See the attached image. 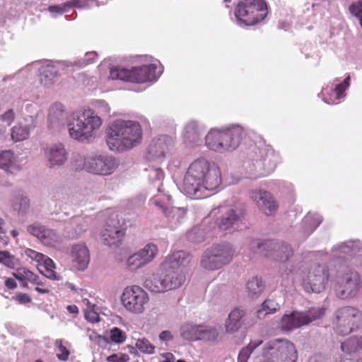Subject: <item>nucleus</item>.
<instances>
[{
	"mask_svg": "<svg viewBox=\"0 0 362 362\" xmlns=\"http://www.w3.org/2000/svg\"><path fill=\"white\" fill-rule=\"evenodd\" d=\"M222 183L221 169L214 162L204 158L192 161L183 180V191L192 199L208 197L206 192L218 189Z\"/></svg>",
	"mask_w": 362,
	"mask_h": 362,
	"instance_id": "1",
	"label": "nucleus"
},
{
	"mask_svg": "<svg viewBox=\"0 0 362 362\" xmlns=\"http://www.w3.org/2000/svg\"><path fill=\"white\" fill-rule=\"evenodd\" d=\"M142 137L143 130L139 122L117 119L107 129L106 142L111 151L124 152L139 145Z\"/></svg>",
	"mask_w": 362,
	"mask_h": 362,
	"instance_id": "2",
	"label": "nucleus"
},
{
	"mask_svg": "<svg viewBox=\"0 0 362 362\" xmlns=\"http://www.w3.org/2000/svg\"><path fill=\"white\" fill-rule=\"evenodd\" d=\"M141 64L130 69L112 66L110 69V78L113 80L134 83H152L156 82L163 72L160 62L150 56L141 57Z\"/></svg>",
	"mask_w": 362,
	"mask_h": 362,
	"instance_id": "3",
	"label": "nucleus"
},
{
	"mask_svg": "<svg viewBox=\"0 0 362 362\" xmlns=\"http://www.w3.org/2000/svg\"><path fill=\"white\" fill-rule=\"evenodd\" d=\"M103 122V119L92 109H81L74 112L67 122L69 136L78 142L90 141L95 138Z\"/></svg>",
	"mask_w": 362,
	"mask_h": 362,
	"instance_id": "4",
	"label": "nucleus"
},
{
	"mask_svg": "<svg viewBox=\"0 0 362 362\" xmlns=\"http://www.w3.org/2000/svg\"><path fill=\"white\" fill-rule=\"evenodd\" d=\"M279 157L269 146H255L243 163L246 176L257 179L272 173L276 168Z\"/></svg>",
	"mask_w": 362,
	"mask_h": 362,
	"instance_id": "5",
	"label": "nucleus"
},
{
	"mask_svg": "<svg viewBox=\"0 0 362 362\" xmlns=\"http://www.w3.org/2000/svg\"><path fill=\"white\" fill-rule=\"evenodd\" d=\"M330 286L335 296L341 300L356 298L362 288V279L360 274L340 265L335 276L330 279Z\"/></svg>",
	"mask_w": 362,
	"mask_h": 362,
	"instance_id": "6",
	"label": "nucleus"
},
{
	"mask_svg": "<svg viewBox=\"0 0 362 362\" xmlns=\"http://www.w3.org/2000/svg\"><path fill=\"white\" fill-rule=\"evenodd\" d=\"M74 166L76 170L87 173L107 176L112 174L117 165L115 159L101 152H91L85 156L78 155L74 160Z\"/></svg>",
	"mask_w": 362,
	"mask_h": 362,
	"instance_id": "7",
	"label": "nucleus"
},
{
	"mask_svg": "<svg viewBox=\"0 0 362 362\" xmlns=\"http://www.w3.org/2000/svg\"><path fill=\"white\" fill-rule=\"evenodd\" d=\"M186 277L180 269L164 268L162 263L159 272L145 281L146 288L153 293H160L175 290L182 286Z\"/></svg>",
	"mask_w": 362,
	"mask_h": 362,
	"instance_id": "8",
	"label": "nucleus"
},
{
	"mask_svg": "<svg viewBox=\"0 0 362 362\" xmlns=\"http://www.w3.org/2000/svg\"><path fill=\"white\" fill-rule=\"evenodd\" d=\"M235 251L228 243L214 245L204 250L200 258V267L205 271L214 272L230 264Z\"/></svg>",
	"mask_w": 362,
	"mask_h": 362,
	"instance_id": "9",
	"label": "nucleus"
},
{
	"mask_svg": "<svg viewBox=\"0 0 362 362\" xmlns=\"http://www.w3.org/2000/svg\"><path fill=\"white\" fill-rule=\"evenodd\" d=\"M268 10L264 0H241L237 4L234 16L240 26H252L264 20Z\"/></svg>",
	"mask_w": 362,
	"mask_h": 362,
	"instance_id": "10",
	"label": "nucleus"
},
{
	"mask_svg": "<svg viewBox=\"0 0 362 362\" xmlns=\"http://www.w3.org/2000/svg\"><path fill=\"white\" fill-rule=\"evenodd\" d=\"M264 356L274 362H296L298 351L293 342L287 339H271L264 345Z\"/></svg>",
	"mask_w": 362,
	"mask_h": 362,
	"instance_id": "11",
	"label": "nucleus"
},
{
	"mask_svg": "<svg viewBox=\"0 0 362 362\" xmlns=\"http://www.w3.org/2000/svg\"><path fill=\"white\" fill-rule=\"evenodd\" d=\"M325 314L322 308H312L308 310H293L290 314H284L280 321L279 327L283 331L290 332L303 326L308 325L321 318Z\"/></svg>",
	"mask_w": 362,
	"mask_h": 362,
	"instance_id": "12",
	"label": "nucleus"
},
{
	"mask_svg": "<svg viewBox=\"0 0 362 362\" xmlns=\"http://www.w3.org/2000/svg\"><path fill=\"white\" fill-rule=\"evenodd\" d=\"M362 325V312L351 307H343L335 312L334 329L340 335H346Z\"/></svg>",
	"mask_w": 362,
	"mask_h": 362,
	"instance_id": "13",
	"label": "nucleus"
},
{
	"mask_svg": "<svg viewBox=\"0 0 362 362\" xmlns=\"http://www.w3.org/2000/svg\"><path fill=\"white\" fill-rule=\"evenodd\" d=\"M148 301L147 292L136 285L125 287L121 296V303L124 308L134 315L144 313Z\"/></svg>",
	"mask_w": 362,
	"mask_h": 362,
	"instance_id": "14",
	"label": "nucleus"
},
{
	"mask_svg": "<svg viewBox=\"0 0 362 362\" xmlns=\"http://www.w3.org/2000/svg\"><path fill=\"white\" fill-rule=\"evenodd\" d=\"M333 259H345L351 266L362 267V243L358 240H350L334 245L330 251Z\"/></svg>",
	"mask_w": 362,
	"mask_h": 362,
	"instance_id": "15",
	"label": "nucleus"
},
{
	"mask_svg": "<svg viewBox=\"0 0 362 362\" xmlns=\"http://www.w3.org/2000/svg\"><path fill=\"white\" fill-rule=\"evenodd\" d=\"M148 180L150 184V194L151 198L150 203L157 208H163L165 201L170 200V195L163 189L164 173L160 168L150 166L146 169Z\"/></svg>",
	"mask_w": 362,
	"mask_h": 362,
	"instance_id": "16",
	"label": "nucleus"
},
{
	"mask_svg": "<svg viewBox=\"0 0 362 362\" xmlns=\"http://www.w3.org/2000/svg\"><path fill=\"white\" fill-rule=\"evenodd\" d=\"M221 214L217 221V226L220 230L226 231L232 229L240 220L243 212L236 205L223 204L211 210V216Z\"/></svg>",
	"mask_w": 362,
	"mask_h": 362,
	"instance_id": "17",
	"label": "nucleus"
},
{
	"mask_svg": "<svg viewBox=\"0 0 362 362\" xmlns=\"http://www.w3.org/2000/svg\"><path fill=\"white\" fill-rule=\"evenodd\" d=\"M329 278L328 270L325 267L315 264L310 267L307 276L303 278V288L308 293H320L325 288Z\"/></svg>",
	"mask_w": 362,
	"mask_h": 362,
	"instance_id": "18",
	"label": "nucleus"
},
{
	"mask_svg": "<svg viewBox=\"0 0 362 362\" xmlns=\"http://www.w3.org/2000/svg\"><path fill=\"white\" fill-rule=\"evenodd\" d=\"M47 166L56 168L64 165L69 158V152L65 145L61 142L46 144L42 148Z\"/></svg>",
	"mask_w": 362,
	"mask_h": 362,
	"instance_id": "19",
	"label": "nucleus"
},
{
	"mask_svg": "<svg viewBox=\"0 0 362 362\" xmlns=\"http://www.w3.org/2000/svg\"><path fill=\"white\" fill-rule=\"evenodd\" d=\"M39 71V80L40 84L45 88H51L57 81L58 70L56 66L50 62H34L21 69L20 73L27 71Z\"/></svg>",
	"mask_w": 362,
	"mask_h": 362,
	"instance_id": "20",
	"label": "nucleus"
},
{
	"mask_svg": "<svg viewBox=\"0 0 362 362\" xmlns=\"http://www.w3.org/2000/svg\"><path fill=\"white\" fill-rule=\"evenodd\" d=\"M225 144L221 146L225 147L226 153L237 149L240 145L244 136L249 133V129L238 124H231L223 127Z\"/></svg>",
	"mask_w": 362,
	"mask_h": 362,
	"instance_id": "21",
	"label": "nucleus"
},
{
	"mask_svg": "<svg viewBox=\"0 0 362 362\" xmlns=\"http://www.w3.org/2000/svg\"><path fill=\"white\" fill-rule=\"evenodd\" d=\"M124 231L118 221L107 223L101 229L100 237L101 241L109 247H117L121 244Z\"/></svg>",
	"mask_w": 362,
	"mask_h": 362,
	"instance_id": "22",
	"label": "nucleus"
},
{
	"mask_svg": "<svg viewBox=\"0 0 362 362\" xmlns=\"http://www.w3.org/2000/svg\"><path fill=\"white\" fill-rule=\"evenodd\" d=\"M203 125L197 120L190 119L185 123L182 131V139L189 148H194L202 144L204 132Z\"/></svg>",
	"mask_w": 362,
	"mask_h": 362,
	"instance_id": "23",
	"label": "nucleus"
},
{
	"mask_svg": "<svg viewBox=\"0 0 362 362\" xmlns=\"http://www.w3.org/2000/svg\"><path fill=\"white\" fill-rule=\"evenodd\" d=\"M173 144V139L167 135H160L153 138L148 148L149 158L163 159Z\"/></svg>",
	"mask_w": 362,
	"mask_h": 362,
	"instance_id": "24",
	"label": "nucleus"
},
{
	"mask_svg": "<svg viewBox=\"0 0 362 362\" xmlns=\"http://www.w3.org/2000/svg\"><path fill=\"white\" fill-rule=\"evenodd\" d=\"M250 198L267 216L273 214L278 209V204L274 197L267 191L262 189L252 190L250 192Z\"/></svg>",
	"mask_w": 362,
	"mask_h": 362,
	"instance_id": "25",
	"label": "nucleus"
},
{
	"mask_svg": "<svg viewBox=\"0 0 362 362\" xmlns=\"http://www.w3.org/2000/svg\"><path fill=\"white\" fill-rule=\"evenodd\" d=\"M66 109L60 103H53L49 108L47 115V128L52 132H59L64 128L66 122Z\"/></svg>",
	"mask_w": 362,
	"mask_h": 362,
	"instance_id": "26",
	"label": "nucleus"
},
{
	"mask_svg": "<svg viewBox=\"0 0 362 362\" xmlns=\"http://www.w3.org/2000/svg\"><path fill=\"white\" fill-rule=\"evenodd\" d=\"M71 269L77 272L86 270L90 262L89 251L83 244L74 245L70 250Z\"/></svg>",
	"mask_w": 362,
	"mask_h": 362,
	"instance_id": "27",
	"label": "nucleus"
},
{
	"mask_svg": "<svg viewBox=\"0 0 362 362\" xmlns=\"http://www.w3.org/2000/svg\"><path fill=\"white\" fill-rule=\"evenodd\" d=\"M351 77L347 76L343 82L337 84L333 88L332 86L329 87L328 86L322 89L320 93L318 94L319 97L322 98V100L329 105L337 103L336 100H340L344 98L346 95L344 92L348 89L350 86Z\"/></svg>",
	"mask_w": 362,
	"mask_h": 362,
	"instance_id": "28",
	"label": "nucleus"
},
{
	"mask_svg": "<svg viewBox=\"0 0 362 362\" xmlns=\"http://www.w3.org/2000/svg\"><path fill=\"white\" fill-rule=\"evenodd\" d=\"M37 124L36 116H28L25 117L23 121L17 123L11 128V139L18 142L26 140L30 136V132L33 130Z\"/></svg>",
	"mask_w": 362,
	"mask_h": 362,
	"instance_id": "29",
	"label": "nucleus"
},
{
	"mask_svg": "<svg viewBox=\"0 0 362 362\" xmlns=\"http://www.w3.org/2000/svg\"><path fill=\"white\" fill-rule=\"evenodd\" d=\"M163 204V208H158L163 213L167 222V226L173 229L177 228L185 219L187 210L184 207H168L167 202Z\"/></svg>",
	"mask_w": 362,
	"mask_h": 362,
	"instance_id": "30",
	"label": "nucleus"
},
{
	"mask_svg": "<svg viewBox=\"0 0 362 362\" xmlns=\"http://www.w3.org/2000/svg\"><path fill=\"white\" fill-rule=\"evenodd\" d=\"M89 223L88 218L75 216L66 223L64 235L70 238H76L88 228Z\"/></svg>",
	"mask_w": 362,
	"mask_h": 362,
	"instance_id": "31",
	"label": "nucleus"
},
{
	"mask_svg": "<svg viewBox=\"0 0 362 362\" xmlns=\"http://www.w3.org/2000/svg\"><path fill=\"white\" fill-rule=\"evenodd\" d=\"M205 146L211 151L219 153H225V147L221 146L225 144L223 127L221 128H212L206 134L204 138Z\"/></svg>",
	"mask_w": 362,
	"mask_h": 362,
	"instance_id": "32",
	"label": "nucleus"
},
{
	"mask_svg": "<svg viewBox=\"0 0 362 362\" xmlns=\"http://www.w3.org/2000/svg\"><path fill=\"white\" fill-rule=\"evenodd\" d=\"M192 259V256L187 252L180 250L167 256L163 262V267L165 269L171 267L175 269H180V267H185L189 265Z\"/></svg>",
	"mask_w": 362,
	"mask_h": 362,
	"instance_id": "33",
	"label": "nucleus"
},
{
	"mask_svg": "<svg viewBox=\"0 0 362 362\" xmlns=\"http://www.w3.org/2000/svg\"><path fill=\"white\" fill-rule=\"evenodd\" d=\"M245 315V310L241 308H235L232 310L225 322L226 332L229 334L238 332L243 325Z\"/></svg>",
	"mask_w": 362,
	"mask_h": 362,
	"instance_id": "34",
	"label": "nucleus"
},
{
	"mask_svg": "<svg viewBox=\"0 0 362 362\" xmlns=\"http://www.w3.org/2000/svg\"><path fill=\"white\" fill-rule=\"evenodd\" d=\"M322 221V216L317 213H308L301 223L302 237L309 236Z\"/></svg>",
	"mask_w": 362,
	"mask_h": 362,
	"instance_id": "35",
	"label": "nucleus"
},
{
	"mask_svg": "<svg viewBox=\"0 0 362 362\" xmlns=\"http://www.w3.org/2000/svg\"><path fill=\"white\" fill-rule=\"evenodd\" d=\"M0 168L11 173L20 170L18 158L12 151H0Z\"/></svg>",
	"mask_w": 362,
	"mask_h": 362,
	"instance_id": "36",
	"label": "nucleus"
},
{
	"mask_svg": "<svg viewBox=\"0 0 362 362\" xmlns=\"http://www.w3.org/2000/svg\"><path fill=\"white\" fill-rule=\"evenodd\" d=\"M199 325L189 322L183 323L179 329L182 339L188 341H198Z\"/></svg>",
	"mask_w": 362,
	"mask_h": 362,
	"instance_id": "37",
	"label": "nucleus"
},
{
	"mask_svg": "<svg viewBox=\"0 0 362 362\" xmlns=\"http://www.w3.org/2000/svg\"><path fill=\"white\" fill-rule=\"evenodd\" d=\"M344 352L349 355L356 354L362 350V336H353L346 339L341 345Z\"/></svg>",
	"mask_w": 362,
	"mask_h": 362,
	"instance_id": "38",
	"label": "nucleus"
},
{
	"mask_svg": "<svg viewBox=\"0 0 362 362\" xmlns=\"http://www.w3.org/2000/svg\"><path fill=\"white\" fill-rule=\"evenodd\" d=\"M281 305L276 300L271 298L266 299L257 310V317L263 319L267 315L273 314L279 310Z\"/></svg>",
	"mask_w": 362,
	"mask_h": 362,
	"instance_id": "39",
	"label": "nucleus"
},
{
	"mask_svg": "<svg viewBox=\"0 0 362 362\" xmlns=\"http://www.w3.org/2000/svg\"><path fill=\"white\" fill-rule=\"evenodd\" d=\"M218 335L216 328L206 325H199L198 341L216 342L218 340Z\"/></svg>",
	"mask_w": 362,
	"mask_h": 362,
	"instance_id": "40",
	"label": "nucleus"
},
{
	"mask_svg": "<svg viewBox=\"0 0 362 362\" xmlns=\"http://www.w3.org/2000/svg\"><path fill=\"white\" fill-rule=\"evenodd\" d=\"M272 247L275 249L272 257L278 262H284L293 255V250L288 244L277 245L273 243Z\"/></svg>",
	"mask_w": 362,
	"mask_h": 362,
	"instance_id": "41",
	"label": "nucleus"
},
{
	"mask_svg": "<svg viewBox=\"0 0 362 362\" xmlns=\"http://www.w3.org/2000/svg\"><path fill=\"white\" fill-rule=\"evenodd\" d=\"M39 266L43 268V269L39 268L40 272L47 278L57 281L60 279L59 276L54 271L55 264L49 257L45 256Z\"/></svg>",
	"mask_w": 362,
	"mask_h": 362,
	"instance_id": "42",
	"label": "nucleus"
},
{
	"mask_svg": "<svg viewBox=\"0 0 362 362\" xmlns=\"http://www.w3.org/2000/svg\"><path fill=\"white\" fill-rule=\"evenodd\" d=\"M264 289V284L262 280L258 277H252L246 285V291L247 295L252 298H255L261 295Z\"/></svg>",
	"mask_w": 362,
	"mask_h": 362,
	"instance_id": "43",
	"label": "nucleus"
},
{
	"mask_svg": "<svg viewBox=\"0 0 362 362\" xmlns=\"http://www.w3.org/2000/svg\"><path fill=\"white\" fill-rule=\"evenodd\" d=\"M61 242V236L55 230L47 228L41 243L47 247H57Z\"/></svg>",
	"mask_w": 362,
	"mask_h": 362,
	"instance_id": "44",
	"label": "nucleus"
},
{
	"mask_svg": "<svg viewBox=\"0 0 362 362\" xmlns=\"http://www.w3.org/2000/svg\"><path fill=\"white\" fill-rule=\"evenodd\" d=\"M145 262L148 264L157 256L158 249L154 243H148L143 248L137 251Z\"/></svg>",
	"mask_w": 362,
	"mask_h": 362,
	"instance_id": "45",
	"label": "nucleus"
},
{
	"mask_svg": "<svg viewBox=\"0 0 362 362\" xmlns=\"http://www.w3.org/2000/svg\"><path fill=\"white\" fill-rule=\"evenodd\" d=\"M13 275L16 279L23 282L24 286L26 285L27 282H37L38 277L35 274L25 267L18 269L16 272L13 273Z\"/></svg>",
	"mask_w": 362,
	"mask_h": 362,
	"instance_id": "46",
	"label": "nucleus"
},
{
	"mask_svg": "<svg viewBox=\"0 0 362 362\" xmlns=\"http://www.w3.org/2000/svg\"><path fill=\"white\" fill-rule=\"evenodd\" d=\"M146 264L138 252L130 255L126 260L127 268L131 272H136Z\"/></svg>",
	"mask_w": 362,
	"mask_h": 362,
	"instance_id": "47",
	"label": "nucleus"
},
{
	"mask_svg": "<svg viewBox=\"0 0 362 362\" xmlns=\"http://www.w3.org/2000/svg\"><path fill=\"white\" fill-rule=\"evenodd\" d=\"M262 344V341L259 339L250 341V343L246 347L242 349L239 353L238 362H247L251 354Z\"/></svg>",
	"mask_w": 362,
	"mask_h": 362,
	"instance_id": "48",
	"label": "nucleus"
},
{
	"mask_svg": "<svg viewBox=\"0 0 362 362\" xmlns=\"http://www.w3.org/2000/svg\"><path fill=\"white\" fill-rule=\"evenodd\" d=\"M68 3L70 11L74 8L90 9L100 6L98 0H69Z\"/></svg>",
	"mask_w": 362,
	"mask_h": 362,
	"instance_id": "49",
	"label": "nucleus"
},
{
	"mask_svg": "<svg viewBox=\"0 0 362 362\" xmlns=\"http://www.w3.org/2000/svg\"><path fill=\"white\" fill-rule=\"evenodd\" d=\"M272 242L264 243L260 240L255 239L250 242V248L255 253L267 256L269 254L264 250L268 248H272Z\"/></svg>",
	"mask_w": 362,
	"mask_h": 362,
	"instance_id": "50",
	"label": "nucleus"
},
{
	"mask_svg": "<svg viewBox=\"0 0 362 362\" xmlns=\"http://www.w3.org/2000/svg\"><path fill=\"white\" fill-rule=\"evenodd\" d=\"M135 346L139 351L144 354L151 355L153 354L156 351V346L145 337L136 339Z\"/></svg>",
	"mask_w": 362,
	"mask_h": 362,
	"instance_id": "51",
	"label": "nucleus"
},
{
	"mask_svg": "<svg viewBox=\"0 0 362 362\" xmlns=\"http://www.w3.org/2000/svg\"><path fill=\"white\" fill-rule=\"evenodd\" d=\"M47 11L49 12L52 17L57 18L58 16L69 13L70 11V7L67 1L60 4L49 6Z\"/></svg>",
	"mask_w": 362,
	"mask_h": 362,
	"instance_id": "52",
	"label": "nucleus"
},
{
	"mask_svg": "<svg viewBox=\"0 0 362 362\" xmlns=\"http://www.w3.org/2000/svg\"><path fill=\"white\" fill-rule=\"evenodd\" d=\"M93 107L94 109L92 110L101 118L102 117L110 115L111 109L108 103L105 100H95L93 103Z\"/></svg>",
	"mask_w": 362,
	"mask_h": 362,
	"instance_id": "53",
	"label": "nucleus"
},
{
	"mask_svg": "<svg viewBox=\"0 0 362 362\" xmlns=\"http://www.w3.org/2000/svg\"><path fill=\"white\" fill-rule=\"evenodd\" d=\"M0 263L8 268L13 269L18 265V260L9 252L4 251L0 254Z\"/></svg>",
	"mask_w": 362,
	"mask_h": 362,
	"instance_id": "54",
	"label": "nucleus"
},
{
	"mask_svg": "<svg viewBox=\"0 0 362 362\" xmlns=\"http://www.w3.org/2000/svg\"><path fill=\"white\" fill-rule=\"evenodd\" d=\"M47 229V227L39 223H34L30 226H28L27 230L28 232L36 237L40 242L43 238V235L45 234V232Z\"/></svg>",
	"mask_w": 362,
	"mask_h": 362,
	"instance_id": "55",
	"label": "nucleus"
},
{
	"mask_svg": "<svg viewBox=\"0 0 362 362\" xmlns=\"http://www.w3.org/2000/svg\"><path fill=\"white\" fill-rule=\"evenodd\" d=\"M29 206L30 199L27 197L23 196L17 197L13 204V209L22 213L25 212L29 208Z\"/></svg>",
	"mask_w": 362,
	"mask_h": 362,
	"instance_id": "56",
	"label": "nucleus"
},
{
	"mask_svg": "<svg viewBox=\"0 0 362 362\" xmlns=\"http://www.w3.org/2000/svg\"><path fill=\"white\" fill-rule=\"evenodd\" d=\"M55 347L57 358L63 361H66L69 358V356L70 354L69 351L67 348L63 344V341L62 339H57L55 341Z\"/></svg>",
	"mask_w": 362,
	"mask_h": 362,
	"instance_id": "57",
	"label": "nucleus"
},
{
	"mask_svg": "<svg viewBox=\"0 0 362 362\" xmlns=\"http://www.w3.org/2000/svg\"><path fill=\"white\" fill-rule=\"evenodd\" d=\"M83 302H86L87 308L84 310L85 318L92 322H98L99 321V314L95 310L94 306L90 305L88 300H84Z\"/></svg>",
	"mask_w": 362,
	"mask_h": 362,
	"instance_id": "58",
	"label": "nucleus"
},
{
	"mask_svg": "<svg viewBox=\"0 0 362 362\" xmlns=\"http://www.w3.org/2000/svg\"><path fill=\"white\" fill-rule=\"evenodd\" d=\"M281 277L282 279V284L285 286L293 284L297 279L296 273L292 270L287 269L281 272Z\"/></svg>",
	"mask_w": 362,
	"mask_h": 362,
	"instance_id": "59",
	"label": "nucleus"
},
{
	"mask_svg": "<svg viewBox=\"0 0 362 362\" xmlns=\"http://www.w3.org/2000/svg\"><path fill=\"white\" fill-rule=\"evenodd\" d=\"M349 11L351 14L357 18L362 28V0H358L351 4Z\"/></svg>",
	"mask_w": 362,
	"mask_h": 362,
	"instance_id": "60",
	"label": "nucleus"
},
{
	"mask_svg": "<svg viewBox=\"0 0 362 362\" xmlns=\"http://www.w3.org/2000/svg\"><path fill=\"white\" fill-rule=\"evenodd\" d=\"M110 339L112 341L121 344L126 339L125 333L117 327H114L110 330Z\"/></svg>",
	"mask_w": 362,
	"mask_h": 362,
	"instance_id": "61",
	"label": "nucleus"
},
{
	"mask_svg": "<svg viewBox=\"0 0 362 362\" xmlns=\"http://www.w3.org/2000/svg\"><path fill=\"white\" fill-rule=\"evenodd\" d=\"M24 254L28 258L37 262L39 265L41 264V262L45 259V255L30 248L25 249Z\"/></svg>",
	"mask_w": 362,
	"mask_h": 362,
	"instance_id": "62",
	"label": "nucleus"
},
{
	"mask_svg": "<svg viewBox=\"0 0 362 362\" xmlns=\"http://www.w3.org/2000/svg\"><path fill=\"white\" fill-rule=\"evenodd\" d=\"M97 56L98 54L95 52H87L84 57L82 59L81 62H79L80 66H86L88 64L93 63L97 58Z\"/></svg>",
	"mask_w": 362,
	"mask_h": 362,
	"instance_id": "63",
	"label": "nucleus"
},
{
	"mask_svg": "<svg viewBox=\"0 0 362 362\" xmlns=\"http://www.w3.org/2000/svg\"><path fill=\"white\" fill-rule=\"evenodd\" d=\"M108 362H127L129 356L123 354H112L107 358Z\"/></svg>",
	"mask_w": 362,
	"mask_h": 362,
	"instance_id": "64",
	"label": "nucleus"
}]
</instances>
